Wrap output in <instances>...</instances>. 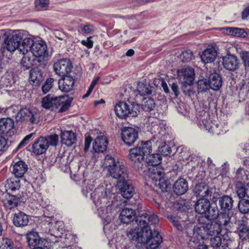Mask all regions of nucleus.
<instances>
[{
	"label": "nucleus",
	"mask_w": 249,
	"mask_h": 249,
	"mask_svg": "<svg viewBox=\"0 0 249 249\" xmlns=\"http://www.w3.org/2000/svg\"><path fill=\"white\" fill-rule=\"evenodd\" d=\"M136 220L138 227L128 230L127 235L131 240L138 244L143 245L147 249H156L162 242L161 236L156 230L152 231L149 225H156L159 223L157 215H141Z\"/></svg>",
	"instance_id": "f257e3e1"
},
{
	"label": "nucleus",
	"mask_w": 249,
	"mask_h": 249,
	"mask_svg": "<svg viewBox=\"0 0 249 249\" xmlns=\"http://www.w3.org/2000/svg\"><path fill=\"white\" fill-rule=\"evenodd\" d=\"M221 231L219 225L215 221H209L207 223H199L194 226L188 231L193 242L207 239L209 236L217 235Z\"/></svg>",
	"instance_id": "f03ea898"
},
{
	"label": "nucleus",
	"mask_w": 249,
	"mask_h": 249,
	"mask_svg": "<svg viewBox=\"0 0 249 249\" xmlns=\"http://www.w3.org/2000/svg\"><path fill=\"white\" fill-rule=\"evenodd\" d=\"M103 165L109 175L117 180L118 184L127 180L128 174L125 166L112 156L107 155L105 157Z\"/></svg>",
	"instance_id": "7ed1b4c3"
},
{
	"label": "nucleus",
	"mask_w": 249,
	"mask_h": 249,
	"mask_svg": "<svg viewBox=\"0 0 249 249\" xmlns=\"http://www.w3.org/2000/svg\"><path fill=\"white\" fill-rule=\"evenodd\" d=\"M72 100V98L68 96L57 97L49 94L42 98L41 105L44 108L55 107L58 109L59 112H63L69 108Z\"/></svg>",
	"instance_id": "20e7f679"
},
{
	"label": "nucleus",
	"mask_w": 249,
	"mask_h": 249,
	"mask_svg": "<svg viewBox=\"0 0 249 249\" xmlns=\"http://www.w3.org/2000/svg\"><path fill=\"white\" fill-rule=\"evenodd\" d=\"M196 118L197 125L210 133L219 135L227 131L222 123L218 124L216 122L213 123L210 119L208 113L204 110L200 111Z\"/></svg>",
	"instance_id": "39448f33"
},
{
	"label": "nucleus",
	"mask_w": 249,
	"mask_h": 249,
	"mask_svg": "<svg viewBox=\"0 0 249 249\" xmlns=\"http://www.w3.org/2000/svg\"><path fill=\"white\" fill-rule=\"evenodd\" d=\"M140 105L129 100L127 102H119L115 107L116 115L120 118L125 119L127 117H136L140 110Z\"/></svg>",
	"instance_id": "423d86ee"
},
{
	"label": "nucleus",
	"mask_w": 249,
	"mask_h": 249,
	"mask_svg": "<svg viewBox=\"0 0 249 249\" xmlns=\"http://www.w3.org/2000/svg\"><path fill=\"white\" fill-rule=\"evenodd\" d=\"M151 152V141L142 142L138 143L136 147L130 149L129 158L134 162H141L144 160L145 156Z\"/></svg>",
	"instance_id": "0eeeda50"
},
{
	"label": "nucleus",
	"mask_w": 249,
	"mask_h": 249,
	"mask_svg": "<svg viewBox=\"0 0 249 249\" xmlns=\"http://www.w3.org/2000/svg\"><path fill=\"white\" fill-rule=\"evenodd\" d=\"M106 204H102L97 207L98 213L100 217L103 219L104 230L107 228V225L114 219L117 213L116 205L112 202H106Z\"/></svg>",
	"instance_id": "6e6552de"
},
{
	"label": "nucleus",
	"mask_w": 249,
	"mask_h": 249,
	"mask_svg": "<svg viewBox=\"0 0 249 249\" xmlns=\"http://www.w3.org/2000/svg\"><path fill=\"white\" fill-rule=\"evenodd\" d=\"M17 117V122H29L32 124L37 123L39 114L35 109L27 107L20 108Z\"/></svg>",
	"instance_id": "1a4fd4ad"
},
{
	"label": "nucleus",
	"mask_w": 249,
	"mask_h": 249,
	"mask_svg": "<svg viewBox=\"0 0 249 249\" xmlns=\"http://www.w3.org/2000/svg\"><path fill=\"white\" fill-rule=\"evenodd\" d=\"M23 32L22 30L13 31L9 38L5 39V45L8 51L14 52L16 49L19 50L20 43L23 38Z\"/></svg>",
	"instance_id": "9d476101"
},
{
	"label": "nucleus",
	"mask_w": 249,
	"mask_h": 249,
	"mask_svg": "<svg viewBox=\"0 0 249 249\" xmlns=\"http://www.w3.org/2000/svg\"><path fill=\"white\" fill-rule=\"evenodd\" d=\"M49 224L51 225L49 232L52 235L56 237H60L61 238L60 240L61 242H64L67 244L70 243V240L73 239V236L70 233H68L65 235L64 238H63V234L62 231L63 230L64 224L62 221H56L53 225L51 223Z\"/></svg>",
	"instance_id": "9b49d317"
},
{
	"label": "nucleus",
	"mask_w": 249,
	"mask_h": 249,
	"mask_svg": "<svg viewBox=\"0 0 249 249\" xmlns=\"http://www.w3.org/2000/svg\"><path fill=\"white\" fill-rule=\"evenodd\" d=\"M73 66L71 61L68 59H60L54 63L53 65L54 71L59 76L67 75L71 71Z\"/></svg>",
	"instance_id": "f8f14e48"
},
{
	"label": "nucleus",
	"mask_w": 249,
	"mask_h": 249,
	"mask_svg": "<svg viewBox=\"0 0 249 249\" xmlns=\"http://www.w3.org/2000/svg\"><path fill=\"white\" fill-rule=\"evenodd\" d=\"M90 196L96 207L107 202V188L103 185L96 188L93 192L90 193Z\"/></svg>",
	"instance_id": "ddd939ff"
},
{
	"label": "nucleus",
	"mask_w": 249,
	"mask_h": 249,
	"mask_svg": "<svg viewBox=\"0 0 249 249\" xmlns=\"http://www.w3.org/2000/svg\"><path fill=\"white\" fill-rule=\"evenodd\" d=\"M123 141L127 146L132 145L139 138L138 131L132 127H125L121 133Z\"/></svg>",
	"instance_id": "4468645a"
},
{
	"label": "nucleus",
	"mask_w": 249,
	"mask_h": 249,
	"mask_svg": "<svg viewBox=\"0 0 249 249\" xmlns=\"http://www.w3.org/2000/svg\"><path fill=\"white\" fill-rule=\"evenodd\" d=\"M152 214L153 213L148 214L146 213H142L139 214L137 216H136V213L135 210L131 208H125L123 209L121 211L119 215V218L121 222L126 224L130 223L135 219V221L138 225V223L136 220L138 216L142 214L150 215Z\"/></svg>",
	"instance_id": "2eb2a0df"
},
{
	"label": "nucleus",
	"mask_w": 249,
	"mask_h": 249,
	"mask_svg": "<svg viewBox=\"0 0 249 249\" xmlns=\"http://www.w3.org/2000/svg\"><path fill=\"white\" fill-rule=\"evenodd\" d=\"M31 52L36 58V61L40 62L41 59L47 55V47L44 42H34L32 46Z\"/></svg>",
	"instance_id": "dca6fc26"
},
{
	"label": "nucleus",
	"mask_w": 249,
	"mask_h": 249,
	"mask_svg": "<svg viewBox=\"0 0 249 249\" xmlns=\"http://www.w3.org/2000/svg\"><path fill=\"white\" fill-rule=\"evenodd\" d=\"M178 75L182 83L192 84L195 79L194 70L190 67H184L177 71Z\"/></svg>",
	"instance_id": "f3484780"
},
{
	"label": "nucleus",
	"mask_w": 249,
	"mask_h": 249,
	"mask_svg": "<svg viewBox=\"0 0 249 249\" xmlns=\"http://www.w3.org/2000/svg\"><path fill=\"white\" fill-rule=\"evenodd\" d=\"M223 65L226 70L234 71L239 67V60L233 54H228L223 57Z\"/></svg>",
	"instance_id": "a211bd4d"
},
{
	"label": "nucleus",
	"mask_w": 249,
	"mask_h": 249,
	"mask_svg": "<svg viewBox=\"0 0 249 249\" xmlns=\"http://www.w3.org/2000/svg\"><path fill=\"white\" fill-rule=\"evenodd\" d=\"M168 218L174 226L178 231H182L185 230L188 233V231H190V229L193 228L194 224L188 220L184 221L178 216L172 215L169 216Z\"/></svg>",
	"instance_id": "6ab92c4d"
},
{
	"label": "nucleus",
	"mask_w": 249,
	"mask_h": 249,
	"mask_svg": "<svg viewBox=\"0 0 249 249\" xmlns=\"http://www.w3.org/2000/svg\"><path fill=\"white\" fill-rule=\"evenodd\" d=\"M233 215L232 212H220L215 222L219 225L221 229L223 227H230L232 224Z\"/></svg>",
	"instance_id": "aec40b11"
},
{
	"label": "nucleus",
	"mask_w": 249,
	"mask_h": 249,
	"mask_svg": "<svg viewBox=\"0 0 249 249\" xmlns=\"http://www.w3.org/2000/svg\"><path fill=\"white\" fill-rule=\"evenodd\" d=\"M212 189L204 182H201L196 185L194 189V193L196 196L203 198L204 197L211 196Z\"/></svg>",
	"instance_id": "412c9836"
},
{
	"label": "nucleus",
	"mask_w": 249,
	"mask_h": 249,
	"mask_svg": "<svg viewBox=\"0 0 249 249\" xmlns=\"http://www.w3.org/2000/svg\"><path fill=\"white\" fill-rule=\"evenodd\" d=\"M29 80L32 85L35 86L40 85L44 80L43 72L38 67L32 69L30 71Z\"/></svg>",
	"instance_id": "4be33fe9"
},
{
	"label": "nucleus",
	"mask_w": 249,
	"mask_h": 249,
	"mask_svg": "<svg viewBox=\"0 0 249 249\" xmlns=\"http://www.w3.org/2000/svg\"><path fill=\"white\" fill-rule=\"evenodd\" d=\"M58 81L59 89L63 92H68L73 89L75 80L70 75H66Z\"/></svg>",
	"instance_id": "5701e85b"
},
{
	"label": "nucleus",
	"mask_w": 249,
	"mask_h": 249,
	"mask_svg": "<svg viewBox=\"0 0 249 249\" xmlns=\"http://www.w3.org/2000/svg\"><path fill=\"white\" fill-rule=\"evenodd\" d=\"M44 137H40L34 142L32 146V151L36 155H39L46 152L48 149Z\"/></svg>",
	"instance_id": "b1692460"
},
{
	"label": "nucleus",
	"mask_w": 249,
	"mask_h": 249,
	"mask_svg": "<svg viewBox=\"0 0 249 249\" xmlns=\"http://www.w3.org/2000/svg\"><path fill=\"white\" fill-rule=\"evenodd\" d=\"M108 141L104 135L98 136L93 143V149L96 152H103L107 150Z\"/></svg>",
	"instance_id": "393cba45"
},
{
	"label": "nucleus",
	"mask_w": 249,
	"mask_h": 249,
	"mask_svg": "<svg viewBox=\"0 0 249 249\" xmlns=\"http://www.w3.org/2000/svg\"><path fill=\"white\" fill-rule=\"evenodd\" d=\"M28 169V166L25 162L19 160L13 164L12 173L16 178H19L23 177Z\"/></svg>",
	"instance_id": "a878e982"
},
{
	"label": "nucleus",
	"mask_w": 249,
	"mask_h": 249,
	"mask_svg": "<svg viewBox=\"0 0 249 249\" xmlns=\"http://www.w3.org/2000/svg\"><path fill=\"white\" fill-rule=\"evenodd\" d=\"M127 180L125 182H121L118 184L120 187V192L122 196L126 198H130L134 195V189L133 186L128 183Z\"/></svg>",
	"instance_id": "bb28decb"
},
{
	"label": "nucleus",
	"mask_w": 249,
	"mask_h": 249,
	"mask_svg": "<svg viewBox=\"0 0 249 249\" xmlns=\"http://www.w3.org/2000/svg\"><path fill=\"white\" fill-rule=\"evenodd\" d=\"M188 189V182L186 179L180 178L174 183L173 189L175 193L178 195L184 194Z\"/></svg>",
	"instance_id": "cd10ccee"
},
{
	"label": "nucleus",
	"mask_w": 249,
	"mask_h": 249,
	"mask_svg": "<svg viewBox=\"0 0 249 249\" xmlns=\"http://www.w3.org/2000/svg\"><path fill=\"white\" fill-rule=\"evenodd\" d=\"M217 52L213 48H208L204 50L200 55L202 61L204 63L213 62L216 58Z\"/></svg>",
	"instance_id": "c85d7f7f"
},
{
	"label": "nucleus",
	"mask_w": 249,
	"mask_h": 249,
	"mask_svg": "<svg viewBox=\"0 0 249 249\" xmlns=\"http://www.w3.org/2000/svg\"><path fill=\"white\" fill-rule=\"evenodd\" d=\"M13 224L17 227H22L28 225L29 222L28 216L24 213L19 212L14 215Z\"/></svg>",
	"instance_id": "c756f323"
},
{
	"label": "nucleus",
	"mask_w": 249,
	"mask_h": 249,
	"mask_svg": "<svg viewBox=\"0 0 249 249\" xmlns=\"http://www.w3.org/2000/svg\"><path fill=\"white\" fill-rule=\"evenodd\" d=\"M218 203L222 210L231 212L233 207V200L231 196L224 195L219 198Z\"/></svg>",
	"instance_id": "7c9ffc66"
},
{
	"label": "nucleus",
	"mask_w": 249,
	"mask_h": 249,
	"mask_svg": "<svg viewBox=\"0 0 249 249\" xmlns=\"http://www.w3.org/2000/svg\"><path fill=\"white\" fill-rule=\"evenodd\" d=\"M61 139L62 143L68 146L72 145L76 141L75 134L71 131H61Z\"/></svg>",
	"instance_id": "2f4dec72"
},
{
	"label": "nucleus",
	"mask_w": 249,
	"mask_h": 249,
	"mask_svg": "<svg viewBox=\"0 0 249 249\" xmlns=\"http://www.w3.org/2000/svg\"><path fill=\"white\" fill-rule=\"evenodd\" d=\"M14 126V122L10 117L0 120V133L7 134L12 130Z\"/></svg>",
	"instance_id": "473e14b6"
},
{
	"label": "nucleus",
	"mask_w": 249,
	"mask_h": 249,
	"mask_svg": "<svg viewBox=\"0 0 249 249\" xmlns=\"http://www.w3.org/2000/svg\"><path fill=\"white\" fill-rule=\"evenodd\" d=\"M211 206L210 201L208 199L200 198L195 204L196 211L200 214H205Z\"/></svg>",
	"instance_id": "72a5a7b5"
},
{
	"label": "nucleus",
	"mask_w": 249,
	"mask_h": 249,
	"mask_svg": "<svg viewBox=\"0 0 249 249\" xmlns=\"http://www.w3.org/2000/svg\"><path fill=\"white\" fill-rule=\"evenodd\" d=\"M209 82L210 88L214 90H217L221 88L222 80L220 75L217 73H213L210 75Z\"/></svg>",
	"instance_id": "f704fd0d"
},
{
	"label": "nucleus",
	"mask_w": 249,
	"mask_h": 249,
	"mask_svg": "<svg viewBox=\"0 0 249 249\" xmlns=\"http://www.w3.org/2000/svg\"><path fill=\"white\" fill-rule=\"evenodd\" d=\"M34 40L30 38L23 37L19 44V52L23 54H26L29 51H31Z\"/></svg>",
	"instance_id": "c9c22d12"
},
{
	"label": "nucleus",
	"mask_w": 249,
	"mask_h": 249,
	"mask_svg": "<svg viewBox=\"0 0 249 249\" xmlns=\"http://www.w3.org/2000/svg\"><path fill=\"white\" fill-rule=\"evenodd\" d=\"M26 238L28 245L31 247H35L39 245L41 238L38 233L35 231H30L26 234Z\"/></svg>",
	"instance_id": "e433bc0d"
},
{
	"label": "nucleus",
	"mask_w": 249,
	"mask_h": 249,
	"mask_svg": "<svg viewBox=\"0 0 249 249\" xmlns=\"http://www.w3.org/2000/svg\"><path fill=\"white\" fill-rule=\"evenodd\" d=\"M188 160L190 164H196L197 167L202 168V170L200 171V176L201 178L204 177L205 176V171L203 167L205 165V162L202 160V158L196 154H192L189 156Z\"/></svg>",
	"instance_id": "4c0bfd02"
},
{
	"label": "nucleus",
	"mask_w": 249,
	"mask_h": 249,
	"mask_svg": "<svg viewBox=\"0 0 249 249\" xmlns=\"http://www.w3.org/2000/svg\"><path fill=\"white\" fill-rule=\"evenodd\" d=\"M164 175L162 169L159 167H152L149 168V178L152 181L156 183Z\"/></svg>",
	"instance_id": "58836bf2"
},
{
	"label": "nucleus",
	"mask_w": 249,
	"mask_h": 249,
	"mask_svg": "<svg viewBox=\"0 0 249 249\" xmlns=\"http://www.w3.org/2000/svg\"><path fill=\"white\" fill-rule=\"evenodd\" d=\"M146 162L149 166L152 167H158V166L161 163V156L159 154H147Z\"/></svg>",
	"instance_id": "ea45409f"
},
{
	"label": "nucleus",
	"mask_w": 249,
	"mask_h": 249,
	"mask_svg": "<svg viewBox=\"0 0 249 249\" xmlns=\"http://www.w3.org/2000/svg\"><path fill=\"white\" fill-rule=\"evenodd\" d=\"M19 110V106L13 105L7 108L0 107V113H4L10 117H15L17 120V117Z\"/></svg>",
	"instance_id": "a19ab883"
},
{
	"label": "nucleus",
	"mask_w": 249,
	"mask_h": 249,
	"mask_svg": "<svg viewBox=\"0 0 249 249\" xmlns=\"http://www.w3.org/2000/svg\"><path fill=\"white\" fill-rule=\"evenodd\" d=\"M2 201L5 208L7 210H11L15 208L18 203V199L14 196L8 195Z\"/></svg>",
	"instance_id": "79ce46f5"
},
{
	"label": "nucleus",
	"mask_w": 249,
	"mask_h": 249,
	"mask_svg": "<svg viewBox=\"0 0 249 249\" xmlns=\"http://www.w3.org/2000/svg\"><path fill=\"white\" fill-rule=\"evenodd\" d=\"M20 186V180L18 178H11L7 180V183L5 185V187L7 191L9 192L11 191L12 192L18 190Z\"/></svg>",
	"instance_id": "37998d69"
},
{
	"label": "nucleus",
	"mask_w": 249,
	"mask_h": 249,
	"mask_svg": "<svg viewBox=\"0 0 249 249\" xmlns=\"http://www.w3.org/2000/svg\"><path fill=\"white\" fill-rule=\"evenodd\" d=\"M227 33L230 35L237 37H245L247 36V33L244 29L236 27H226L223 28Z\"/></svg>",
	"instance_id": "c03bdc74"
},
{
	"label": "nucleus",
	"mask_w": 249,
	"mask_h": 249,
	"mask_svg": "<svg viewBox=\"0 0 249 249\" xmlns=\"http://www.w3.org/2000/svg\"><path fill=\"white\" fill-rule=\"evenodd\" d=\"M154 88L149 84L139 83L137 86V91L141 96L148 95L152 94Z\"/></svg>",
	"instance_id": "a18cd8bd"
},
{
	"label": "nucleus",
	"mask_w": 249,
	"mask_h": 249,
	"mask_svg": "<svg viewBox=\"0 0 249 249\" xmlns=\"http://www.w3.org/2000/svg\"><path fill=\"white\" fill-rule=\"evenodd\" d=\"M29 200L35 205H38L42 207H45L46 206V204L44 202L42 195L40 193L37 192H34L32 193Z\"/></svg>",
	"instance_id": "49530a36"
},
{
	"label": "nucleus",
	"mask_w": 249,
	"mask_h": 249,
	"mask_svg": "<svg viewBox=\"0 0 249 249\" xmlns=\"http://www.w3.org/2000/svg\"><path fill=\"white\" fill-rule=\"evenodd\" d=\"M236 193L239 198H244L246 196L249 198V182L246 184L238 185Z\"/></svg>",
	"instance_id": "de8ad7c7"
},
{
	"label": "nucleus",
	"mask_w": 249,
	"mask_h": 249,
	"mask_svg": "<svg viewBox=\"0 0 249 249\" xmlns=\"http://www.w3.org/2000/svg\"><path fill=\"white\" fill-rule=\"evenodd\" d=\"M24 55L21 60L20 63L23 70H26L32 67L34 64V61H36V59L34 58L33 56L31 57L28 55Z\"/></svg>",
	"instance_id": "09e8293b"
},
{
	"label": "nucleus",
	"mask_w": 249,
	"mask_h": 249,
	"mask_svg": "<svg viewBox=\"0 0 249 249\" xmlns=\"http://www.w3.org/2000/svg\"><path fill=\"white\" fill-rule=\"evenodd\" d=\"M155 106V101L152 98H144L142 101V108L145 112L151 111Z\"/></svg>",
	"instance_id": "8fccbe9b"
},
{
	"label": "nucleus",
	"mask_w": 249,
	"mask_h": 249,
	"mask_svg": "<svg viewBox=\"0 0 249 249\" xmlns=\"http://www.w3.org/2000/svg\"><path fill=\"white\" fill-rule=\"evenodd\" d=\"M1 82L3 87H10L15 82L13 73L12 72H7L1 78Z\"/></svg>",
	"instance_id": "3c124183"
},
{
	"label": "nucleus",
	"mask_w": 249,
	"mask_h": 249,
	"mask_svg": "<svg viewBox=\"0 0 249 249\" xmlns=\"http://www.w3.org/2000/svg\"><path fill=\"white\" fill-rule=\"evenodd\" d=\"M94 30V27L90 24H81L78 28V32L82 35L92 34Z\"/></svg>",
	"instance_id": "603ef678"
},
{
	"label": "nucleus",
	"mask_w": 249,
	"mask_h": 249,
	"mask_svg": "<svg viewBox=\"0 0 249 249\" xmlns=\"http://www.w3.org/2000/svg\"><path fill=\"white\" fill-rule=\"evenodd\" d=\"M219 210L217 206H210L209 210L205 213V216L208 220H214L217 218L219 215Z\"/></svg>",
	"instance_id": "864d4df0"
},
{
	"label": "nucleus",
	"mask_w": 249,
	"mask_h": 249,
	"mask_svg": "<svg viewBox=\"0 0 249 249\" xmlns=\"http://www.w3.org/2000/svg\"><path fill=\"white\" fill-rule=\"evenodd\" d=\"M45 140L46 144L48 145V148L49 146H56L58 143L59 137L56 134L48 135L44 137Z\"/></svg>",
	"instance_id": "5fc2aeb1"
},
{
	"label": "nucleus",
	"mask_w": 249,
	"mask_h": 249,
	"mask_svg": "<svg viewBox=\"0 0 249 249\" xmlns=\"http://www.w3.org/2000/svg\"><path fill=\"white\" fill-rule=\"evenodd\" d=\"M239 211L243 213H247L249 212V200L242 198L238 204Z\"/></svg>",
	"instance_id": "6e6d98bb"
},
{
	"label": "nucleus",
	"mask_w": 249,
	"mask_h": 249,
	"mask_svg": "<svg viewBox=\"0 0 249 249\" xmlns=\"http://www.w3.org/2000/svg\"><path fill=\"white\" fill-rule=\"evenodd\" d=\"M54 79L53 78H49L46 79L42 86V91L46 94L48 92L53 85Z\"/></svg>",
	"instance_id": "4d7b16f0"
},
{
	"label": "nucleus",
	"mask_w": 249,
	"mask_h": 249,
	"mask_svg": "<svg viewBox=\"0 0 249 249\" xmlns=\"http://www.w3.org/2000/svg\"><path fill=\"white\" fill-rule=\"evenodd\" d=\"M49 0H36L35 6L37 10H45L48 7Z\"/></svg>",
	"instance_id": "13d9d810"
},
{
	"label": "nucleus",
	"mask_w": 249,
	"mask_h": 249,
	"mask_svg": "<svg viewBox=\"0 0 249 249\" xmlns=\"http://www.w3.org/2000/svg\"><path fill=\"white\" fill-rule=\"evenodd\" d=\"M1 249H14V244L12 240L7 238H2L1 241Z\"/></svg>",
	"instance_id": "bf43d9fd"
},
{
	"label": "nucleus",
	"mask_w": 249,
	"mask_h": 249,
	"mask_svg": "<svg viewBox=\"0 0 249 249\" xmlns=\"http://www.w3.org/2000/svg\"><path fill=\"white\" fill-rule=\"evenodd\" d=\"M209 86V80L207 79H201L197 82V88L200 92L205 91L208 89Z\"/></svg>",
	"instance_id": "052dcab7"
},
{
	"label": "nucleus",
	"mask_w": 249,
	"mask_h": 249,
	"mask_svg": "<svg viewBox=\"0 0 249 249\" xmlns=\"http://www.w3.org/2000/svg\"><path fill=\"white\" fill-rule=\"evenodd\" d=\"M159 152L160 153V155L164 156H167L171 155L172 149L169 145L164 143L159 147Z\"/></svg>",
	"instance_id": "680f3d73"
},
{
	"label": "nucleus",
	"mask_w": 249,
	"mask_h": 249,
	"mask_svg": "<svg viewBox=\"0 0 249 249\" xmlns=\"http://www.w3.org/2000/svg\"><path fill=\"white\" fill-rule=\"evenodd\" d=\"M239 236L242 240L249 239V228L243 226L239 231Z\"/></svg>",
	"instance_id": "e2e57ef3"
},
{
	"label": "nucleus",
	"mask_w": 249,
	"mask_h": 249,
	"mask_svg": "<svg viewBox=\"0 0 249 249\" xmlns=\"http://www.w3.org/2000/svg\"><path fill=\"white\" fill-rule=\"evenodd\" d=\"M155 185L158 186L160 189L163 192L166 191L168 188L167 181L163 177H162L156 183Z\"/></svg>",
	"instance_id": "0e129e2a"
},
{
	"label": "nucleus",
	"mask_w": 249,
	"mask_h": 249,
	"mask_svg": "<svg viewBox=\"0 0 249 249\" xmlns=\"http://www.w3.org/2000/svg\"><path fill=\"white\" fill-rule=\"evenodd\" d=\"M222 244V238L219 236H215L211 238L210 245L213 248H217L221 246Z\"/></svg>",
	"instance_id": "69168bd1"
},
{
	"label": "nucleus",
	"mask_w": 249,
	"mask_h": 249,
	"mask_svg": "<svg viewBox=\"0 0 249 249\" xmlns=\"http://www.w3.org/2000/svg\"><path fill=\"white\" fill-rule=\"evenodd\" d=\"M193 56L192 52L190 50H186L182 52L180 55V59L184 62L190 61Z\"/></svg>",
	"instance_id": "338daca9"
},
{
	"label": "nucleus",
	"mask_w": 249,
	"mask_h": 249,
	"mask_svg": "<svg viewBox=\"0 0 249 249\" xmlns=\"http://www.w3.org/2000/svg\"><path fill=\"white\" fill-rule=\"evenodd\" d=\"M192 84L182 83V90L185 95L190 96L193 94V91L191 87Z\"/></svg>",
	"instance_id": "774afa93"
}]
</instances>
